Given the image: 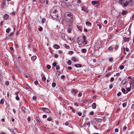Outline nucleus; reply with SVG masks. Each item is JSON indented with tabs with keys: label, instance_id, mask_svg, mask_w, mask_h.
I'll return each mask as SVG.
<instances>
[{
	"label": "nucleus",
	"instance_id": "nucleus-1",
	"mask_svg": "<svg viewBox=\"0 0 134 134\" xmlns=\"http://www.w3.org/2000/svg\"><path fill=\"white\" fill-rule=\"evenodd\" d=\"M65 17L66 21V25L68 26H70L74 20L72 14L71 13H68L65 16Z\"/></svg>",
	"mask_w": 134,
	"mask_h": 134
},
{
	"label": "nucleus",
	"instance_id": "nucleus-2",
	"mask_svg": "<svg viewBox=\"0 0 134 134\" xmlns=\"http://www.w3.org/2000/svg\"><path fill=\"white\" fill-rule=\"evenodd\" d=\"M119 2L123 7H126L128 5H134V0H119Z\"/></svg>",
	"mask_w": 134,
	"mask_h": 134
},
{
	"label": "nucleus",
	"instance_id": "nucleus-3",
	"mask_svg": "<svg viewBox=\"0 0 134 134\" xmlns=\"http://www.w3.org/2000/svg\"><path fill=\"white\" fill-rule=\"evenodd\" d=\"M100 47V44L98 43H96L94 46L95 49L97 50L99 49Z\"/></svg>",
	"mask_w": 134,
	"mask_h": 134
},
{
	"label": "nucleus",
	"instance_id": "nucleus-4",
	"mask_svg": "<svg viewBox=\"0 0 134 134\" xmlns=\"http://www.w3.org/2000/svg\"><path fill=\"white\" fill-rule=\"evenodd\" d=\"M127 11H126L125 10H123L121 13V14L122 15H125L127 14Z\"/></svg>",
	"mask_w": 134,
	"mask_h": 134
},
{
	"label": "nucleus",
	"instance_id": "nucleus-5",
	"mask_svg": "<svg viewBox=\"0 0 134 134\" xmlns=\"http://www.w3.org/2000/svg\"><path fill=\"white\" fill-rule=\"evenodd\" d=\"M123 38H124V41L125 42H128L129 40V37L126 38V37L125 36H123Z\"/></svg>",
	"mask_w": 134,
	"mask_h": 134
},
{
	"label": "nucleus",
	"instance_id": "nucleus-6",
	"mask_svg": "<svg viewBox=\"0 0 134 134\" xmlns=\"http://www.w3.org/2000/svg\"><path fill=\"white\" fill-rule=\"evenodd\" d=\"M5 0H4L3 1L1 4V8H3V5H5Z\"/></svg>",
	"mask_w": 134,
	"mask_h": 134
},
{
	"label": "nucleus",
	"instance_id": "nucleus-7",
	"mask_svg": "<svg viewBox=\"0 0 134 134\" xmlns=\"http://www.w3.org/2000/svg\"><path fill=\"white\" fill-rule=\"evenodd\" d=\"M127 82L126 80L124 79L122 81L121 84L123 85H124Z\"/></svg>",
	"mask_w": 134,
	"mask_h": 134
},
{
	"label": "nucleus",
	"instance_id": "nucleus-8",
	"mask_svg": "<svg viewBox=\"0 0 134 134\" xmlns=\"http://www.w3.org/2000/svg\"><path fill=\"white\" fill-rule=\"evenodd\" d=\"M53 47L56 49H58L60 48V46L58 44H54L53 46Z\"/></svg>",
	"mask_w": 134,
	"mask_h": 134
},
{
	"label": "nucleus",
	"instance_id": "nucleus-9",
	"mask_svg": "<svg viewBox=\"0 0 134 134\" xmlns=\"http://www.w3.org/2000/svg\"><path fill=\"white\" fill-rule=\"evenodd\" d=\"M43 111L47 113H49L50 112V111L48 109L45 108Z\"/></svg>",
	"mask_w": 134,
	"mask_h": 134
},
{
	"label": "nucleus",
	"instance_id": "nucleus-10",
	"mask_svg": "<svg viewBox=\"0 0 134 134\" xmlns=\"http://www.w3.org/2000/svg\"><path fill=\"white\" fill-rule=\"evenodd\" d=\"M36 120L38 123L40 124L41 121L40 118L38 117H36Z\"/></svg>",
	"mask_w": 134,
	"mask_h": 134
},
{
	"label": "nucleus",
	"instance_id": "nucleus-11",
	"mask_svg": "<svg viewBox=\"0 0 134 134\" xmlns=\"http://www.w3.org/2000/svg\"><path fill=\"white\" fill-rule=\"evenodd\" d=\"M75 66L76 68H80L82 67V65L80 64H76L75 65Z\"/></svg>",
	"mask_w": 134,
	"mask_h": 134
},
{
	"label": "nucleus",
	"instance_id": "nucleus-12",
	"mask_svg": "<svg viewBox=\"0 0 134 134\" xmlns=\"http://www.w3.org/2000/svg\"><path fill=\"white\" fill-rule=\"evenodd\" d=\"M9 16L7 14H5L4 16V20H6L8 18Z\"/></svg>",
	"mask_w": 134,
	"mask_h": 134
},
{
	"label": "nucleus",
	"instance_id": "nucleus-13",
	"mask_svg": "<svg viewBox=\"0 0 134 134\" xmlns=\"http://www.w3.org/2000/svg\"><path fill=\"white\" fill-rule=\"evenodd\" d=\"M72 92L74 95H75L77 93V91L76 90L73 89L72 90Z\"/></svg>",
	"mask_w": 134,
	"mask_h": 134
},
{
	"label": "nucleus",
	"instance_id": "nucleus-14",
	"mask_svg": "<svg viewBox=\"0 0 134 134\" xmlns=\"http://www.w3.org/2000/svg\"><path fill=\"white\" fill-rule=\"evenodd\" d=\"M96 107V104L95 103H93L92 104V108L95 109Z\"/></svg>",
	"mask_w": 134,
	"mask_h": 134
},
{
	"label": "nucleus",
	"instance_id": "nucleus-15",
	"mask_svg": "<svg viewBox=\"0 0 134 134\" xmlns=\"http://www.w3.org/2000/svg\"><path fill=\"white\" fill-rule=\"evenodd\" d=\"M77 43L79 45L83 43L82 42V41H80V40H79V39H78L77 40Z\"/></svg>",
	"mask_w": 134,
	"mask_h": 134
},
{
	"label": "nucleus",
	"instance_id": "nucleus-16",
	"mask_svg": "<svg viewBox=\"0 0 134 134\" xmlns=\"http://www.w3.org/2000/svg\"><path fill=\"white\" fill-rule=\"evenodd\" d=\"M65 35L64 33H63L61 34V36L62 38L64 40H65Z\"/></svg>",
	"mask_w": 134,
	"mask_h": 134
},
{
	"label": "nucleus",
	"instance_id": "nucleus-17",
	"mask_svg": "<svg viewBox=\"0 0 134 134\" xmlns=\"http://www.w3.org/2000/svg\"><path fill=\"white\" fill-rule=\"evenodd\" d=\"M96 120V121L98 122H100L102 120V119H100L99 118H95L94 119Z\"/></svg>",
	"mask_w": 134,
	"mask_h": 134
},
{
	"label": "nucleus",
	"instance_id": "nucleus-18",
	"mask_svg": "<svg viewBox=\"0 0 134 134\" xmlns=\"http://www.w3.org/2000/svg\"><path fill=\"white\" fill-rule=\"evenodd\" d=\"M123 25H124V24L122 21H121L119 23V26L120 27H122L123 26Z\"/></svg>",
	"mask_w": 134,
	"mask_h": 134
},
{
	"label": "nucleus",
	"instance_id": "nucleus-19",
	"mask_svg": "<svg viewBox=\"0 0 134 134\" xmlns=\"http://www.w3.org/2000/svg\"><path fill=\"white\" fill-rule=\"evenodd\" d=\"M86 25H87L88 26H91V23L89 22H88V21L86 22Z\"/></svg>",
	"mask_w": 134,
	"mask_h": 134
},
{
	"label": "nucleus",
	"instance_id": "nucleus-20",
	"mask_svg": "<svg viewBox=\"0 0 134 134\" xmlns=\"http://www.w3.org/2000/svg\"><path fill=\"white\" fill-rule=\"evenodd\" d=\"M21 109L23 111V112H24V113H25V110H26L25 107H22L21 108Z\"/></svg>",
	"mask_w": 134,
	"mask_h": 134
},
{
	"label": "nucleus",
	"instance_id": "nucleus-21",
	"mask_svg": "<svg viewBox=\"0 0 134 134\" xmlns=\"http://www.w3.org/2000/svg\"><path fill=\"white\" fill-rule=\"evenodd\" d=\"M36 58V56H32L31 57V59L32 60H34Z\"/></svg>",
	"mask_w": 134,
	"mask_h": 134
},
{
	"label": "nucleus",
	"instance_id": "nucleus-22",
	"mask_svg": "<svg viewBox=\"0 0 134 134\" xmlns=\"http://www.w3.org/2000/svg\"><path fill=\"white\" fill-rule=\"evenodd\" d=\"M4 98L1 99L0 100V103L1 104H3L4 103Z\"/></svg>",
	"mask_w": 134,
	"mask_h": 134
},
{
	"label": "nucleus",
	"instance_id": "nucleus-23",
	"mask_svg": "<svg viewBox=\"0 0 134 134\" xmlns=\"http://www.w3.org/2000/svg\"><path fill=\"white\" fill-rule=\"evenodd\" d=\"M72 60L74 62H75L76 61V59L75 57H73L72 58Z\"/></svg>",
	"mask_w": 134,
	"mask_h": 134
},
{
	"label": "nucleus",
	"instance_id": "nucleus-24",
	"mask_svg": "<svg viewBox=\"0 0 134 134\" xmlns=\"http://www.w3.org/2000/svg\"><path fill=\"white\" fill-rule=\"evenodd\" d=\"M67 64L69 65H70L71 64V61L70 60H68L67 62Z\"/></svg>",
	"mask_w": 134,
	"mask_h": 134
},
{
	"label": "nucleus",
	"instance_id": "nucleus-25",
	"mask_svg": "<svg viewBox=\"0 0 134 134\" xmlns=\"http://www.w3.org/2000/svg\"><path fill=\"white\" fill-rule=\"evenodd\" d=\"M82 10L85 12H86V11L87 9L86 7H82Z\"/></svg>",
	"mask_w": 134,
	"mask_h": 134
},
{
	"label": "nucleus",
	"instance_id": "nucleus-26",
	"mask_svg": "<svg viewBox=\"0 0 134 134\" xmlns=\"http://www.w3.org/2000/svg\"><path fill=\"white\" fill-rule=\"evenodd\" d=\"M123 49L124 51H126V52H128L129 51V49L128 48H125L124 47H123Z\"/></svg>",
	"mask_w": 134,
	"mask_h": 134
},
{
	"label": "nucleus",
	"instance_id": "nucleus-27",
	"mask_svg": "<svg viewBox=\"0 0 134 134\" xmlns=\"http://www.w3.org/2000/svg\"><path fill=\"white\" fill-rule=\"evenodd\" d=\"M59 17V16L58 15H55V16H52V18H55L56 19H57V18H58Z\"/></svg>",
	"mask_w": 134,
	"mask_h": 134
},
{
	"label": "nucleus",
	"instance_id": "nucleus-28",
	"mask_svg": "<svg viewBox=\"0 0 134 134\" xmlns=\"http://www.w3.org/2000/svg\"><path fill=\"white\" fill-rule=\"evenodd\" d=\"M97 25L98 26L99 28V29H101V27H102V25L100 24L99 23H97Z\"/></svg>",
	"mask_w": 134,
	"mask_h": 134
},
{
	"label": "nucleus",
	"instance_id": "nucleus-29",
	"mask_svg": "<svg viewBox=\"0 0 134 134\" xmlns=\"http://www.w3.org/2000/svg\"><path fill=\"white\" fill-rule=\"evenodd\" d=\"M81 51L82 53H85L86 52V50L85 49H81Z\"/></svg>",
	"mask_w": 134,
	"mask_h": 134
},
{
	"label": "nucleus",
	"instance_id": "nucleus-30",
	"mask_svg": "<svg viewBox=\"0 0 134 134\" xmlns=\"http://www.w3.org/2000/svg\"><path fill=\"white\" fill-rule=\"evenodd\" d=\"M10 30H11L10 29L8 28V29H6V31L7 33H8L9 32Z\"/></svg>",
	"mask_w": 134,
	"mask_h": 134
},
{
	"label": "nucleus",
	"instance_id": "nucleus-31",
	"mask_svg": "<svg viewBox=\"0 0 134 134\" xmlns=\"http://www.w3.org/2000/svg\"><path fill=\"white\" fill-rule=\"evenodd\" d=\"M119 68L120 69L122 70L124 69V67L123 65H121L119 66Z\"/></svg>",
	"mask_w": 134,
	"mask_h": 134
},
{
	"label": "nucleus",
	"instance_id": "nucleus-32",
	"mask_svg": "<svg viewBox=\"0 0 134 134\" xmlns=\"http://www.w3.org/2000/svg\"><path fill=\"white\" fill-rule=\"evenodd\" d=\"M97 3L96 1H92L91 2L92 4L93 5H94Z\"/></svg>",
	"mask_w": 134,
	"mask_h": 134
},
{
	"label": "nucleus",
	"instance_id": "nucleus-33",
	"mask_svg": "<svg viewBox=\"0 0 134 134\" xmlns=\"http://www.w3.org/2000/svg\"><path fill=\"white\" fill-rule=\"evenodd\" d=\"M46 80V78L45 77H43L42 79V80L43 82H44Z\"/></svg>",
	"mask_w": 134,
	"mask_h": 134
},
{
	"label": "nucleus",
	"instance_id": "nucleus-34",
	"mask_svg": "<svg viewBox=\"0 0 134 134\" xmlns=\"http://www.w3.org/2000/svg\"><path fill=\"white\" fill-rule=\"evenodd\" d=\"M126 105L127 103L126 102H125L122 104V106L124 107H125L126 106Z\"/></svg>",
	"mask_w": 134,
	"mask_h": 134
},
{
	"label": "nucleus",
	"instance_id": "nucleus-35",
	"mask_svg": "<svg viewBox=\"0 0 134 134\" xmlns=\"http://www.w3.org/2000/svg\"><path fill=\"white\" fill-rule=\"evenodd\" d=\"M122 91L125 94V92H126V91H125V88H123L122 89Z\"/></svg>",
	"mask_w": 134,
	"mask_h": 134
},
{
	"label": "nucleus",
	"instance_id": "nucleus-36",
	"mask_svg": "<svg viewBox=\"0 0 134 134\" xmlns=\"http://www.w3.org/2000/svg\"><path fill=\"white\" fill-rule=\"evenodd\" d=\"M60 66L59 65H57L56 67V70H59L60 69Z\"/></svg>",
	"mask_w": 134,
	"mask_h": 134
},
{
	"label": "nucleus",
	"instance_id": "nucleus-37",
	"mask_svg": "<svg viewBox=\"0 0 134 134\" xmlns=\"http://www.w3.org/2000/svg\"><path fill=\"white\" fill-rule=\"evenodd\" d=\"M52 86L53 87H55L56 86L55 83V82L53 83H52Z\"/></svg>",
	"mask_w": 134,
	"mask_h": 134
},
{
	"label": "nucleus",
	"instance_id": "nucleus-38",
	"mask_svg": "<svg viewBox=\"0 0 134 134\" xmlns=\"http://www.w3.org/2000/svg\"><path fill=\"white\" fill-rule=\"evenodd\" d=\"M118 47H119V45H117L115 46L114 49L115 50H117L118 49Z\"/></svg>",
	"mask_w": 134,
	"mask_h": 134
},
{
	"label": "nucleus",
	"instance_id": "nucleus-39",
	"mask_svg": "<svg viewBox=\"0 0 134 134\" xmlns=\"http://www.w3.org/2000/svg\"><path fill=\"white\" fill-rule=\"evenodd\" d=\"M45 19L44 18H42V21H41L42 23H44L45 22Z\"/></svg>",
	"mask_w": 134,
	"mask_h": 134
},
{
	"label": "nucleus",
	"instance_id": "nucleus-40",
	"mask_svg": "<svg viewBox=\"0 0 134 134\" xmlns=\"http://www.w3.org/2000/svg\"><path fill=\"white\" fill-rule=\"evenodd\" d=\"M40 3H43L45 2V0H40Z\"/></svg>",
	"mask_w": 134,
	"mask_h": 134
},
{
	"label": "nucleus",
	"instance_id": "nucleus-41",
	"mask_svg": "<svg viewBox=\"0 0 134 134\" xmlns=\"http://www.w3.org/2000/svg\"><path fill=\"white\" fill-rule=\"evenodd\" d=\"M47 68L48 69H50L51 68V66L49 65H47Z\"/></svg>",
	"mask_w": 134,
	"mask_h": 134
},
{
	"label": "nucleus",
	"instance_id": "nucleus-42",
	"mask_svg": "<svg viewBox=\"0 0 134 134\" xmlns=\"http://www.w3.org/2000/svg\"><path fill=\"white\" fill-rule=\"evenodd\" d=\"M9 82L8 81H6L5 82V85L7 86H8L9 85Z\"/></svg>",
	"mask_w": 134,
	"mask_h": 134
},
{
	"label": "nucleus",
	"instance_id": "nucleus-43",
	"mask_svg": "<svg viewBox=\"0 0 134 134\" xmlns=\"http://www.w3.org/2000/svg\"><path fill=\"white\" fill-rule=\"evenodd\" d=\"M67 31L69 33H70L71 31V29L70 28H68Z\"/></svg>",
	"mask_w": 134,
	"mask_h": 134
},
{
	"label": "nucleus",
	"instance_id": "nucleus-44",
	"mask_svg": "<svg viewBox=\"0 0 134 134\" xmlns=\"http://www.w3.org/2000/svg\"><path fill=\"white\" fill-rule=\"evenodd\" d=\"M36 96H33V97H32V99L34 100H35L36 99Z\"/></svg>",
	"mask_w": 134,
	"mask_h": 134
},
{
	"label": "nucleus",
	"instance_id": "nucleus-45",
	"mask_svg": "<svg viewBox=\"0 0 134 134\" xmlns=\"http://www.w3.org/2000/svg\"><path fill=\"white\" fill-rule=\"evenodd\" d=\"M127 127H126L125 126H124L123 127V131H125L127 129Z\"/></svg>",
	"mask_w": 134,
	"mask_h": 134
},
{
	"label": "nucleus",
	"instance_id": "nucleus-46",
	"mask_svg": "<svg viewBox=\"0 0 134 134\" xmlns=\"http://www.w3.org/2000/svg\"><path fill=\"white\" fill-rule=\"evenodd\" d=\"M121 94V92H119L117 94V95L118 96H120Z\"/></svg>",
	"mask_w": 134,
	"mask_h": 134
},
{
	"label": "nucleus",
	"instance_id": "nucleus-47",
	"mask_svg": "<svg viewBox=\"0 0 134 134\" xmlns=\"http://www.w3.org/2000/svg\"><path fill=\"white\" fill-rule=\"evenodd\" d=\"M73 52L71 51H69L68 53L69 54H72L73 53Z\"/></svg>",
	"mask_w": 134,
	"mask_h": 134
},
{
	"label": "nucleus",
	"instance_id": "nucleus-48",
	"mask_svg": "<svg viewBox=\"0 0 134 134\" xmlns=\"http://www.w3.org/2000/svg\"><path fill=\"white\" fill-rule=\"evenodd\" d=\"M77 28L79 30H80L81 31H82V27L81 26H78Z\"/></svg>",
	"mask_w": 134,
	"mask_h": 134
},
{
	"label": "nucleus",
	"instance_id": "nucleus-49",
	"mask_svg": "<svg viewBox=\"0 0 134 134\" xmlns=\"http://www.w3.org/2000/svg\"><path fill=\"white\" fill-rule=\"evenodd\" d=\"M65 47L67 49H69V48H70L69 46H68V45L65 46Z\"/></svg>",
	"mask_w": 134,
	"mask_h": 134
},
{
	"label": "nucleus",
	"instance_id": "nucleus-50",
	"mask_svg": "<svg viewBox=\"0 0 134 134\" xmlns=\"http://www.w3.org/2000/svg\"><path fill=\"white\" fill-rule=\"evenodd\" d=\"M42 30V28L41 27L38 28V30L40 31H41Z\"/></svg>",
	"mask_w": 134,
	"mask_h": 134
},
{
	"label": "nucleus",
	"instance_id": "nucleus-51",
	"mask_svg": "<svg viewBox=\"0 0 134 134\" xmlns=\"http://www.w3.org/2000/svg\"><path fill=\"white\" fill-rule=\"evenodd\" d=\"M113 48V47H111V46H110V47H109L108 48V49L110 51V50H112Z\"/></svg>",
	"mask_w": 134,
	"mask_h": 134
},
{
	"label": "nucleus",
	"instance_id": "nucleus-52",
	"mask_svg": "<svg viewBox=\"0 0 134 134\" xmlns=\"http://www.w3.org/2000/svg\"><path fill=\"white\" fill-rule=\"evenodd\" d=\"M51 120H52V118L51 117H49L47 118V120L48 121H51Z\"/></svg>",
	"mask_w": 134,
	"mask_h": 134
},
{
	"label": "nucleus",
	"instance_id": "nucleus-53",
	"mask_svg": "<svg viewBox=\"0 0 134 134\" xmlns=\"http://www.w3.org/2000/svg\"><path fill=\"white\" fill-rule=\"evenodd\" d=\"M83 43L85 44H86L87 43V42L86 40L83 41Z\"/></svg>",
	"mask_w": 134,
	"mask_h": 134
},
{
	"label": "nucleus",
	"instance_id": "nucleus-54",
	"mask_svg": "<svg viewBox=\"0 0 134 134\" xmlns=\"http://www.w3.org/2000/svg\"><path fill=\"white\" fill-rule=\"evenodd\" d=\"M52 65L53 66H56V63L55 62H54L52 64Z\"/></svg>",
	"mask_w": 134,
	"mask_h": 134
},
{
	"label": "nucleus",
	"instance_id": "nucleus-55",
	"mask_svg": "<svg viewBox=\"0 0 134 134\" xmlns=\"http://www.w3.org/2000/svg\"><path fill=\"white\" fill-rule=\"evenodd\" d=\"M131 90V88L130 87H128L127 88V90L128 91H130Z\"/></svg>",
	"mask_w": 134,
	"mask_h": 134
},
{
	"label": "nucleus",
	"instance_id": "nucleus-56",
	"mask_svg": "<svg viewBox=\"0 0 134 134\" xmlns=\"http://www.w3.org/2000/svg\"><path fill=\"white\" fill-rule=\"evenodd\" d=\"M54 57L55 58H57L58 57V55L57 54H55L54 55Z\"/></svg>",
	"mask_w": 134,
	"mask_h": 134
},
{
	"label": "nucleus",
	"instance_id": "nucleus-57",
	"mask_svg": "<svg viewBox=\"0 0 134 134\" xmlns=\"http://www.w3.org/2000/svg\"><path fill=\"white\" fill-rule=\"evenodd\" d=\"M114 80V78L113 77H112L111 78L110 80L111 82H113Z\"/></svg>",
	"mask_w": 134,
	"mask_h": 134
},
{
	"label": "nucleus",
	"instance_id": "nucleus-58",
	"mask_svg": "<svg viewBox=\"0 0 134 134\" xmlns=\"http://www.w3.org/2000/svg\"><path fill=\"white\" fill-rule=\"evenodd\" d=\"M113 58H110L109 59V61L111 62H112L113 61Z\"/></svg>",
	"mask_w": 134,
	"mask_h": 134
},
{
	"label": "nucleus",
	"instance_id": "nucleus-59",
	"mask_svg": "<svg viewBox=\"0 0 134 134\" xmlns=\"http://www.w3.org/2000/svg\"><path fill=\"white\" fill-rule=\"evenodd\" d=\"M65 77V76L64 75H62L61 76V78L62 79H64Z\"/></svg>",
	"mask_w": 134,
	"mask_h": 134
},
{
	"label": "nucleus",
	"instance_id": "nucleus-60",
	"mask_svg": "<svg viewBox=\"0 0 134 134\" xmlns=\"http://www.w3.org/2000/svg\"><path fill=\"white\" fill-rule=\"evenodd\" d=\"M13 34H14V33H13V32H12V33H10L9 34V36H12L13 35Z\"/></svg>",
	"mask_w": 134,
	"mask_h": 134
},
{
	"label": "nucleus",
	"instance_id": "nucleus-61",
	"mask_svg": "<svg viewBox=\"0 0 134 134\" xmlns=\"http://www.w3.org/2000/svg\"><path fill=\"white\" fill-rule=\"evenodd\" d=\"M15 98L17 100H19V97L18 96H16L15 97Z\"/></svg>",
	"mask_w": 134,
	"mask_h": 134
},
{
	"label": "nucleus",
	"instance_id": "nucleus-62",
	"mask_svg": "<svg viewBox=\"0 0 134 134\" xmlns=\"http://www.w3.org/2000/svg\"><path fill=\"white\" fill-rule=\"evenodd\" d=\"M38 82L37 81H35L34 82V83L36 85L38 84Z\"/></svg>",
	"mask_w": 134,
	"mask_h": 134
},
{
	"label": "nucleus",
	"instance_id": "nucleus-63",
	"mask_svg": "<svg viewBox=\"0 0 134 134\" xmlns=\"http://www.w3.org/2000/svg\"><path fill=\"white\" fill-rule=\"evenodd\" d=\"M47 117V116L45 115H43V118H46Z\"/></svg>",
	"mask_w": 134,
	"mask_h": 134
},
{
	"label": "nucleus",
	"instance_id": "nucleus-64",
	"mask_svg": "<svg viewBox=\"0 0 134 134\" xmlns=\"http://www.w3.org/2000/svg\"><path fill=\"white\" fill-rule=\"evenodd\" d=\"M131 108L133 109V110L134 109V104H133L132 105Z\"/></svg>",
	"mask_w": 134,
	"mask_h": 134
}]
</instances>
